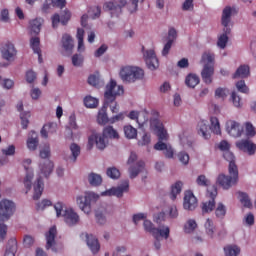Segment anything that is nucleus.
I'll use <instances>...</instances> for the list:
<instances>
[{
	"label": "nucleus",
	"mask_w": 256,
	"mask_h": 256,
	"mask_svg": "<svg viewBox=\"0 0 256 256\" xmlns=\"http://www.w3.org/2000/svg\"><path fill=\"white\" fill-rule=\"evenodd\" d=\"M150 129L155 132L159 139V141L154 145V149L156 151H163V154L167 159H173V156L175 155L173 147H171V144L163 142L169 139V133H167V129H165L163 122H161L157 117L151 118Z\"/></svg>",
	"instance_id": "1"
},
{
	"label": "nucleus",
	"mask_w": 256,
	"mask_h": 256,
	"mask_svg": "<svg viewBox=\"0 0 256 256\" xmlns=\"http://www.w3.org/2000/svg\"><path fill=\"white\" fill-rule=\"evenodd\" d=\"M54 167L55 164H53V161L49 159L43 160L39 163L38 177L36 178V181H34L33 183L34 201H38V199H41V195H43V191L45 189V182H43V177H45V179L50 177L51 173H53Z\"/></svg>",
	"instance_id": "2"
},
{
	"label": "nucleus",
	"mask_w": 256,
	"mask_h": 256,
	"mask_svg": "<svg viewBox=\"0 0 256 256\" xmlns=\"http://www.w3.org/2000/svg\"><path fill=\"white\" fill-rule=\"evenodd\" d=\"M145 0H115L108 1L104 4V11H109L111 17H119L123 13V7H127L129 13H137L139 11V3H144Z\"/></svg>",
	"instance_id": "3"
},
{
	"label": "nucleus",
	"mask_w": 256,
	"mask_h": 256,
	"mask_svg": "<svg viewBox=\"0 0 256 256\" xmlns=\"http://www.w3.org/2000/svg\"><path fill=\"white\" fill-rule=\"evenodd\" d=\"M54 211L56 212L57 219L62 217L68 227H75V225H79V221H81L79 214L73 208L67 207L63 202L55 203Z\"/></svg>",
	"instance_id": "4"
},
{
	"label": "nucleus",
	"mask_w": 256,
	"mask_h": 256,
	"mask_svg": "<svg viewBox=\"0 0 256 256\" xmlns=\"http://www.w3.org/2000/svg\"><path fill=\"white\" fill-rule=\"evenodd\" d=\"M101 199V195L95 191H85L84 194H79L76 196V205L82 213L85 215H91L93 211V205Z\"/></svg>",
	"instance_id": "5"
},
{
	"label": "nucleus",
	"mask_w": 256,
	"mask_h": 256,
	"mask_svg": "<svg viewBox=\"0 0 256 256\" xmlns=\"http://www.w3.org/2000/svg\"><path fill=\"white\" fill-rule=\"evenodd\" d=\"M119 77L123 83H137L145 77V71L139 66H122L119 71Z\"/></svg>",
	"instance_id": "6"
},
{
	"label": "nucleus",
	"mask_w": 256,
	"mask_h": 256,
	"mask_svg": "<svg viewBox=\"0 0 256 256\" xmlns=\"http://www.w3.org/2000/svg\"><path fill=\"white\" fill-rule=\"evenodd\" d=\"M229 175L219 174L216 183L220 185L225 191L231 189L233 185H237L239 181V169L233 164L228 167Z\"/></svg>",
	"instance_id": "7"
},
{
	"label": "nucleus",
	"mask_w": 256,
	"mask_h": 256,
	"mask_svg": "<svg viewBox=\"0 0 256 256\" xmlns=\"http://www.w3.org/2000/svg\"><path fill=\"white\" fill-rule=\"evenodd\" d=\"M124 89L122 85H117L115 80H110V82L106 85V90L104 93V103L108 105L113 103L117 97L123 95Z\"/></svg>",
	"instance_id": "8"
},
{
	"label": "nucleus",
	"mask_w": 256,
	"mask_h": 256,
	"mask_svg": "<svg viewBox=\"0 0 256 256\" xmlns=\"http://www.w3.org/2000/svg\"><path fill=\"white\" fill-rule=\"evenodd\" d=\"M16 209L17 206L13 200L2 199L0 201V222L7 223L15 215Z\"/></svg>",
	"instance_id": "9"
},
{
	"label": "nucleus",
	"mask_w": 256,
	"mask_h": 256,
	"mask_svg": "<svg viewBox=\"0 0 256 256\" xmlns=\"http://www.w3.org/2000/svg\"><path fill=\"white\" fill-rule=\"evenodd\" d=\"M95 145L97 149H99V151H103L104 149H106L107 145H109V140L105 137L104 134L93 132L88 137L87 149L91 151V149H93Z\"/></svg>",
	"instance_id": "10"
},
{
	"label": "nucleus",
	"mask_w": 256,
	"mask_h": 256,
	"mask_svg": "<svg viewBox=\"0 0 256 256\" xmlns=\"http://www.w3.org/2000/svg\"><path fill=\"white\" fill-rule=\"evenodd\" d=\"M31 163H33L31 158H25L22 161V165L26 171V175L23 180L24 187H25V189H27L26 193H29V191H31V187H33V177H35L33 168L29 167V165H31Z\"/></svg>",
	"instance_id": "11"
},
{
	"label": "nucleus",
	"mask_w": 256,
	"mask_h": 256,
	"mask_svg": "<svg viewBox=\"0 0 256 256\" xmlns=\"http://www.w3.org/2000/svg\"><path fill=\"white\" fill-rule=\"evenodd\" d=\"M231 17H233V8L226 6L222 11L221 25L223 27L224 33H231L233 27V22H231Z\"/></svg>",
	"instance_id": "12"
},
{
	"label": "nucleus",
	"mask_w": 256,
	"mask_h": 256,
	"mask_svg": "<svg viewBox=\"0 0 256 256\" xmlns=\"http://www.w3.org/2000/svg\"><path fill=\"white\" fill-rule=\"evenodd\" d=\"M143 57L150 71H155V69H159V59H157V54H155V50H144Z\"/></svg>",
	"instance_id": "13"
},
{
	"label": "nucleus",
	"mask_w": 256,
	"mask_h": 256,
	"mask_svg": "<svg viewBox=\"0 0 256 256\" xmlns=\"http://www.w3.org/2000/svg\"><path fill=\"white\" fill-rule=\"evenodd\" d=\"M207 196L210 200L202 203V213H211L215 209V197H217V188L212 186L207 189Z\"/></svg>",
	"instance_id": "14"
},
{
	"label": "nucleus",
	"mask_w": 256,
	"mask_h": 256,
	"mask_svg": "<svg viewBox=\"0 0 256 256\" xmlns=\"http://www.w3.org/2000/svg\"><path fill=\"white\" fill-rule=\"evenodd\" d=\"M46 249H51L53 253H57V227L52 226L45 234Z\"/></svg>",
	"instance_id": "15"
},
{
	"label": "nucleus",
	"mask_w": 256,
	"mask_h": 256,
	"mask_svg": "<svg viewBox=\"0 0 256 256\" xmlns=\"http://www.w3.org/2000/svg\"><path fill=\"white\" fill-rule=\"evenodd\" d=\"M226 132L230 137L237 139L243 135V126L235 120H228L226 122Z\"/></svg>",
	"instance_id": "16"
},
{
	"label": "nucleus",
	"mask_w": 256,
	"mask_h": 256,
	"mask_svg": "<svg viewBox=\"0 0 256 256\" xmlns=\"http://www.w3.org/2000/svg\"><path fill=\"white\" fill-rule=\"evenodd\" d=\"M2 57L5 61H15V57H17V49H15V45L11 42H7L1 49Z\"/></svg>",
	"instance_id": "17"
},
{
	"label": "nucleus",
	"mask_w": 256,
	"mask_h": 256,
	"mask_svg": "<svg viewBox=\"0 0 256 256\" xmlns=\"http://www.w3.org/2000/svg\"><path fill=\"white\" fill-rule=\"evenodd\" d=\"M183 207L185 211H195V209H197V197H195L193 192H185Z\"/></svg>",
	"instance_id": "18"
},
{
	"label": "nucleus",
	"mask_w": 256,
	"mask_h": 256,
	"mask_svg": "<svg viewBox=\"0 0 256 256\" xmlns=\"http://www.w3.org/2000/svg\"><path fill=\"white\" fill-rule=\"evenodd\" d=\"M213 75H215V66L212 64L204 65L201 71V77H202V81L206 85H211V83H213Z\"/></svg>",
	"instance_id": "19"
},
{
	"label": "nucleus",
	"mask_w": 256,
	"mask_h": 256,
	"mask_svg": "<svg viewBox=\"0 0 256 256\" xmlns=\"http://www.w3.org/2000/svg\"><path fill=\"white\" fill-rule=\"evenodd\" d=\"M236 147H238L240 151L248 153V155H255L256 144L250 140H240L236 142Z\"/></svg>",
	"instance_id": "20"
},
{
	"label": "nucleus",
	"mask_w": 256,
	"mask_h": 256,
	"mask_svg": "<svg viewBox=\"0 0 256 256\" xmlns=\"http://www.w3.org/2000/svg\"><path fill=\"white\" fill-rule=\"evenodd\" d=\"M86 244L93 255H97L99 250L101 249V244H99V240L93 234H86Z\"/></svg>",
	"instance_id": "21"
},
{
	"label": "nucleus",
	"mask_w": 256,
	"mask_h": 256,
	"mask_svg": "<svg viewBox=\"0 0 256 256\" xmlns=\"http://www.w3.org/2000/svg\"><path fill=\"white\" fill-rule=\"evenodd\" d=\"M26 147L30 151H37V147H39V134H37V132H29L26 140Z\"/></svg>",
	"instance_id": "22"
},
{
	"label": "nucleus",
	"mask_w": 256,
	"mask_h": 256,
	"mask_svg": "<svg viewBox=\"0 0 256 256\" xmlns=\"http://www.w3.org/2000/svg\"><path fill=\"white\" fill-rule=\"evenodd\" d=\"M43 27V18H35L29 21L28 31L30 35H39Z\"/></svg>",
	"instance_id": "23"
},
{
	"label": "nucleus",
	"mask_w": 256,
	"mask_h": 256,
	"mask_svg": "<svg viewBox=\"0 0 256 256\" xmlns=\"http://www.w3.org/2000/svg\"><path fill=\"white\" fill-rule=\"evenodd\" d=\"M114 197L121 199L125 193H129V181L125 180L118 186L113 187Z\"/></svg>",
	"instance_id": "24"
},
{
	"label": "nucleus",
	"mask_w": 256,
	"mask_h": 256,
	"mask_svg": "<svg viewBox=\"0 0 256 256\" xmlns=\"http://www.w3.org/2000/svg\"><path fill=\"white\" fill-rule=\"evenodd\" d=\"M145 163L143 161L136 162L134 165L129 166L128 173L130 179H135L141 171H143Z\"/></svg>",
	"instance_id": "25"
},
{
	"label": "nucleus",
	"mask_w": 256,
	"mask_h": 256,
	"mask_svg": "<svg viewBox=\"0 0 256 256\" xmlns=\"http://www.w3.org/2000/svg\"><path fill=\"white\" fill-rule=\"evenodd\" d=\"M205 233L209 239H215L217 236V228L211 219H206L204 223Z\"/></svg>",
	"instance_id": "26"
},
{
	"label": "nucleus",
	"mask_w": 256,
	"mask_h": 256,
	"mask_svg": "<svg viewBox=\"0 0 256 256\" xmlns=\"http://www.w3.org/2000/svg\"><path fill=\"white\" fill-rule=\"evenodd\" d=\"M67 5V0H46L43 4V11L51 9V7H58V9H63Z\"/></svg>",
	"instance_id": "27"
},
{
	"label": "nucleus",
	"mask_w": 256,
	"mask_h": 256,
	"mask_svg": "<svg viewBox=\"0 0 256 256\" xmlns=\"http://www.w3.org/2000/svg\"><path fill=\"white\" fill-rule=\"evenodd\" d=\"M109 104L104 102L102 108L98 111L97 122L99 125H107L109 123V117L107 116V107Z\"/></svg>",
	"instance_id": "28"
},
{
	"label": "nucleus",
	"mask_w": 256,
	"mask_h": 256,
	"mask_svg": "<svg viewBox=\"0 0 256 256\" xmlns=\"http://www.w3.org/2000/svg\"><path fill=\"white\" fill-rule=\"evenodd\" d=\"M171 233V229L167 225H162L159 228H156V234H153L155 239H169V235Z\"/></svg>",
	"instance_id": "29"
},
{
	"label": "nucleus",
	"mask_w": 256,
	"mask_h": 256,
	"mask_svg": "<svg viewBox=\"0 0 256 256\" xmlns=\"http://www.w3.org/2000/svg\"><path fill=\"white\" fill-rule=\"evenodd\" d=\"M85 37V30L83 28L77 29L76 39H78L77 51L78 53H85V42L83 41Z\"/></svg>",
	"instance_id": "30"
},
{
	"label": "nucleus",
	"mask_w": 256,
	"mask_h": 256,
	"mask_svg": "<svg viewBox=\"0 0 256 256\" xmlns=\"http://www.w3.org/2000/svg\"><path fill=\"white\" fill-rule=\"evenodd\" d=\"M57 131V124L55 123H48L43 126L41 129V136L44 137V139H47L49 135H53Z\"/></svg>",
	"instance_id": "31"
},
{
	"label": "nucleus",
	"mask_w": 256,
	"mask_h": 256,
	"mask_svg": "<svg viewBox=\"0 0 256 256\" xmlns=\"http://www.w3.org/2000/svg\"><path fill=\"white\" fill-rule=\"evenodd\" d=\"M198 133L203 137L204 139H210L211 133L209 132V126L207 125V121L201 120L198 123Z\"/></svg>",
	"instance_id": "32"
},
{
	"label": "nucleus",
	"mask_w": 256,
	"mask_h": 256,
	"mask_svg": "<svg viewBox=\"0 0 256 256\" xmlns=\"http://www.w3.org/2000/svg\"><path fill=\"white\" fill-rule=\"evenodd\" d=\"M178 139L180 145H182L184 149H191L192 142L189 140V136L187 135L186 131H180L178 133Z\"/></svg>",
	"instance_id": "33"
},
{
	"label": "nucleus",
	"mask_w": 256,
	"mask_h": 256,
	"mask_svg": "<svg viewBox=\"0 0 256 256\" xmlns=\"http://www.w3.org/2000/svg\"><path fill=\"white\" fill-rule=\"evenodd\" d=\"M88 183L91 187H99L103 183V177L100 174L92 172L88 175Z\"/></svg>",
	"instance_id": "34"
},
{
	"label": "nucleus",
	"mask_w": 256,
	"mask_h": 256,
	"mask_svg": "<svg viewBox=\"0 0 256 256\" xmlns=\"http://www.w3.org/2000/svg\"><path fill=\"white\" fill-rule=\"evenodd\" d=\"M15 253H17V239L11 238L8 240L4 256H15Z\"/></svg>",
	"instance_id": "35"
},
{
	"label": "nucleus",
	"mask_w": 256,
	"mask_h": 256,
	"mask_svg": "<svg viewBox=\"0 0 256 256\" xmlns=\"http://www.w3.org/2000/svg\"><path fill=\"white\" fill-rule=\"evenodd\" d=\"M246 77H249V66L247 65H241L233 74V79H246Z\"/></svg>",
	"instance_id": "36"
},
{
	"label": "nucleus",
	"mask_w": 256,
	"mask_h": 256,
	"mask_svg": "<svg viewBox=\"0 0 256 256\" xmlns=\"http://www.w3.org/2000/svg\"><path fill=\"white\" fill-rule=\"evenodd\" d=\"M241 253V248L236 244H228L224 247L225 256H238Z\"/></svg>",
	"instance_id": "37"
},
{
	"label": "nucleus",
	"mask_w": 256,
	"mask_h": 256,
	"mask_svg": "<svg viewBox=\"0 0 256 256\" xmlns=\"http://www.w3.org/2000/svg\"><path fill=\"white\" fill-rule=\"evenodd\" d=\"M102 134L109 141V139H119V132L113 126L104 127Z\"/></svg>",
	"instance_id": "38"
},
{
	"label": "nucleus",
	"mask_w": 256,
	"mask_h": 256,
	"mask_svg": "<svg viewBox=\"0 0 256 256\" xmlns=\"http://www.w3.org/2000/svg\"><path fill=\"white\" fill-rule=\"evenodd\" d=\"M62 47L64 50H66L68 53H71L73 51V38L69 34H64L62 36Z\"/></svg>",
	"instance_id": "39"
},
{
	"label": "nucleus",
	"mask_w": 256,
	"mask_h": 256,
	"mask_svg": "<svg viewBox=\"0 0 256 256\" xmlns=\"http://www.w3.org/2000/svg\"><path fill=\"white\" fill-rule=\"evenodd\" d=\"M185 83L190 89H195L197 84L200 83L199 76L197 74L190 73L186 76Z\"/></svg>",
	"instance_id": "40"
},
{
	"label": "nucleus",
	"mask_w": 256,
	"mask_h": 256,
	"mask_svg": "<svg viewBox=\"0 0 256 256\" xmlns=\"http://www.w3.org/2000/svg\"><path fill=\"white\" fill-rule=\"evenodd\" d=\"M210 131H212L214 135H221V123H219L218 117H210Z\"/></svg>",
	"instance_id": "41"
},
{
	"label": "nucleus",
	"mask_w": 256,
	"mask_h": 256,
	"mask_svg": "<svg viewBox=\"0 0 256 256\" xmlns=\"http://www.w3.org/2000/svg\"><path fill=\"white\" fill-rule=\"evenodd\" d=\"M30 45H31V48L33 49L34 53H36V55H38L39 63H41L43 61V59L41 58V48H39V45H40L39 37H32L30 39Z\"/></svg>",
	"instance_id": "42"
},
{
	"label": "nucleus",
	"mask_w": 256,
	"mask_h": 256,
	"mask_svg": "<svg viewBox=\"0 0 256 256\" xmlns=\"http://www.w3.org/2000/svg\"><path fill=\"white\" fill-rule=\"evenodd\" d=\"M203 65H213L215 67V54L212 52H204L201 57Z\"/></svg>",
	"instance_id": "43"
},
{
	"label": "nucleus",
	"mask_w": 256,
	"mask_h": 256,
	"mask_svg": "<svg viewBox=\"0 0 256 256\" xmlns=\"http://www.w3.org/2000/svg\"><path fill=\"white\" fill-rule=\"evenodd\" d=\"M70 151L72 155L70 157V161H72V163H75V161H77V157L81 155V147L77 143H72L70 144Z\"/></svg>",
	"instance_id": "44"
},
{
	"label": "nucleus",
	"mask_w": 256,
	"mask_h": 256,
	"mask_svg": "<svg viewBox=\"0 0 256 256\" xmlns=\"http://www.w3.org/2000/svg\"><path fill=\"white\" fill-rule=\"evenodd\" d=\"M84 105L87 109H96L99 106V100L93 96H86L84 98Z\"/></svg>",
	"instance_id": "45"
},
{
	"label": "nucleus",
	"mask_w": 256,
	"mask_h": 256,
	"mask_svg": "<svg viewBox=\"0 0 256 256\" xmlns=\"http://www.w3.org/2000/svg\"><path fill=\"white\" fill-rule=\"evenodd\" d=\"M126 139H137V130L131 125H125L123 128Z\"/></svg>",
	"instance_id": "46"
},
{
	"label": "nucleus",
	"mask_w": 256,
	"mask_h": 256,
	"mask_svg": "<svg viewBox=\"0 0 256 256\" xmlns=\"http://www.w3.org/2000/svg\"><path fill=\"white\" fill-rule=\"evenodd\" d=\"M227 215V207L223 203H218L215 209V216L217 219H225Z\"/></svg>",
	"instance_id": "47"
},
{
	"label": "nucleus",
	"mask_w": 256,
	"mask_h": 256,
	"mask_svg": "<svg viewBox=\"0 0 256 256\" xmlns=\"http://www.w3.org/2000/svg\"><path fill=\"white\" fill-rule=\"evenodd\" d=\"M238 199L243 207H247L248 209H250V207L253 206V204L251 203V199H249V195H247V193L245 192H239Z\"/></svg>",
	"instance_id": "48"
},
{
	"label": "nucleus",
	"mask_w": 256,
	"mask_h": 256,
	"mask_svg": "<svg viewBox=\"0 0 256 256\" xmlns=\"http://www.w3.org/2000/svg\"><path fill=\"white\" fill-rule=\"evenodd\" d=\"M106 210L98 209L95 212L96 221L99 225H105L107 223Z\"/></svg>",
	"instance_id": "49"
},
{
	"label": "nucleus",
	"mask_w": 256,
	"mask_h": 256,
	"mask_svg": "<svg viewBox=\"0 0 256 256\" xmlns=\"http://www.w3.org/2000/svg\"><path fill=\"white\" fill-rule=\"evenodd\" d=\"M197 229V222L194 219H188L184 224V233L191 234Z\"/></svg>",
	"instance_id": "50"
},
{
	"label": "nucleus",
	"mask_w": 256,
	"mask_h": 256,
	"mask_svg": "<svg viewBox=\"0 0 256 256\" xmlns=\"http://www.w3.org/2000/svg\"><path fill=\"white\" fill-rule=\"evenodd\" d=\"M231 33H226L223 31V33L219 36L217 46L220 49H225L227 47V43H229V36Z\"/></svg>",
	"instance_id": "51"
},
{
	"label": "nucleus",
	"mask_w": 256,
	"mask_h": 256,
	"mask_svg": "<svg viewBox=\"0 0 256 256\" xmlns=\"http://www.w3.org/2000/svg\"><path fill=\"white\" fill-rule=\"evenodd\" d=\"M182 187H183V183L181 182H177L172 186L171 193H170V199H172V201H175V199H177V195L181 193Z\"/></svg>",
	"instance_id": "52"
},
{
	"label": "nucleus",
	"mask_w": 256,
	"mask_h": 256,
	"mask_svg": "<svg viewBox=\"0 0 256 256\" xmlns=\"http://www.w3.org/2000/svg\"><path fill=\"white\" fill-rule=\"evenodd\" d=\"M143 227L146 233H151V235H155L157 233L156 232L157 228L155 227V224H153V222L147 218L143 222Z\"/></svg>",
	"instance_id": "53"
},
{
	"label": "nucleus",
	"mask_w": 256,
	"mask_h": 256,
	"mask_svg": "<svg viewBox=\"0 0 256 256\" xmlns=\"http://www.w3.org/2000/svg\"><path fill=\"white\" fill-rule=\"evenodd\" d=\"M107 177H110V179H119L121 177V171L117 167H109L106 170Z\"/></svg>",
	"instance_id": "54"
},
{
	"label": "nucleus",
	"mask_w": 256,
	"mask_h": 256,
	"mask_svg": "<svg viewBox=\"0 0 256 256\" xmlns=\"http://www.w3.org/2000/svg\"><path fill=\"white\" fill-rule=\"evenodd\" d=\"M88 83L89 85H92V87H101L103 85V80H101L98 75L92 74L88 77Z\"/></svg>",
	"instance_id": "55"
},
{
	"label": "nucleus",
	"mask_w": 256,
	"mask_h": 256,
	"mask_svg": "<svg viewBox=\"0 0 256 256\" xmlns=\"http://www.w3.org/2000/svg\"><path fill=\"white\" fill-rule=\"evenodd\" d=\"M149 117L147 115V112L142 111L138 114V119L136 120V123L138 124V127L141 129L145 127V123H147Z\"/></svg>",
	"instance_id": "56"
},
{
	"label": "nucleus",
	"mask_w": 256,
	"mask_h": 256,
	"mask_svg": "<svg viewBox=\"0 0 256 256\" xmlns=\"http://www.w3.org/2000/svg\"><path fill=\"white\" fill-rule=\"evenodd\" d=\"M22 129H27L29 125V119H31V112H22L20 114Z\"/></svg>",
	"instance_id": "57"
},
{
	"label": "nucleus",
	"mask_w": 256,
	"mask_h": 256,
	"mask_svg": "<svg viewBox=\"0 0 256 256\" xmlns=\"http://www.w3.org/2000/svg\"><path fill=\"white\" fill-rule=\"evenodd\" d=\"M196 184L198 187H209V185H211V181L207 179V176L202 174L196 178Z\"/></svg>",
	"instance_id": "58"
},
{
	"label": "nucleus",
	"mask_w": 256,
	"mask_h": 256,
	"mask_svg": "<svg viewBox=\"0 0 256 256\" xmlns=\"http://www.w3.org/2000/svg\"><path fill=\"white\" fill-rule=\"evenodd\" d=\"M231 101L234 107H236L237 109H241V107H243V103L241 102V97L235 91L231 93Z\"/></svg>",
	"instance_id": "59"
},
{
	"label": "nucleus",
	"mask_w": 256,
	"mask_h": 256,
	"mask_svg": "<svg viewBox=\"0 0 256 256\" xmlns=\"http://www.w3.org/2000/svg\"><path fill=\"white\" fill-rule=\"evenodd\" d=\"M84 61L85 57L82 54H74L72 56V65L74 67H81Z\"/></svg>",
	"instance_id": "60"
},
{
	"label": "nucleus",
	"mask_w": 256,
	"mask_h": 256,
	"mask_svg": "<svg viewBox=\"0 0 256 256\" xmlns=\"http://www.w3.org/2000/svg\"><path fill=\"white\" fill-rule=\"evenodd\" d=\"M41 159H49L51 157V146L49 144H44L40 150Z\"/></svg>",
	"instance_id": "61"
},
{
	"label": "nucleus",
	"mask_w": 256,
	"mask_h": 256,
	"mask_svg": "<svg viewBox=\"0 0 256 256\" xmlns=\"http://www.w3.org/2000/svg\"><path fill=\"white\" fill-rule=\"evenodd\" d=\"M223 157L226 161H228L229 163L228 167H231V165H233L234 167H237V165L235 164V155H233V152H231V150L223 152Z\"/></svg>",
	"instance_id": "62"
},
{
	"label": "nucleus",
	"mask_w": 256,
	"mask_h": 256,
	"mask_svg": "<svg viewBox=\"0 0 256 256\" xmlns=\"http://www.w3.org/2000/svg\"><path fill=\"white\" fill-rule=\"evenodd\" d=\"M236 89L239 93L249 94V87L245 84V80H240L236 82Z\"/></svg>",
	"instance_id": "63"
},
{
	"label": "nucleus",
	"mask_w": 256,
	"mask_h": 256,
	"mask_svg": "<svg viewBox=\"0 0 256 256\" xmlns=\"http://www.w3.org/2000/svg\"><path fill=\"white\" fill-rule=\"evenodd\" d=\"M51 205V200L43 199L42 201L36 203V210L45 211V209H47V207H51Z\"/></svg>",
	"instance_id": "64"
}]
</instances>
